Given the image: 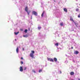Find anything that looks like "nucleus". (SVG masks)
Segmentation results:
<instances>
[{
  "label": "nucleus",
  "instance_id": "nucleus-27",
  "mask_svg": "<svg viewBox=\"0 0 80 80\" xmlns=\"http://www.w3.org/2000/svg\"><path fill=\"white\" fill-rule=\"evenodd\" d=\"M21 60H23V58L22 57L21 58Z\"/></svg>",
  "mask_w": 80,
  "mask_h": 80
},
{
  "label": "nucleus",
  "instance_id": "nucleus-24",
  "mask_svg": "<svg viewBox=\"0 0 80 80\" xmlns=\"http://www.w3.org/2000/svg\"><path fill=\"white\" fill-rule=\"evenodd\" d=\"M41 27H38V29H39V30H40V29H41Z\"/></svg>",
  "mask_w": 80,
  "mask_h": 80
},
{
  "label": "nucleus",
  "instance_id": "nucleus-22",
  "mask_svg": "<svg viewBox=\"0 0 80 80\" xmlns=\"http://www.w3.org/2000/svg\"><path fill=\"white\" fill-rule=\"evenodd\" d=\"M20 63L21 65H22V64H23V62L22 61H21Z\"/></svg>",
  "mask_w": 80,
  "mask_h": 80
},
{
  "label": "nucleus",
  "instance_id": "nucleus-33",
  "mask_svg": "<svg viewBox=\"0 0 80 80\" xmlns=\"http://www.w3.org/2000/svg\"><path fill=\"white\" fill-rule=\"evenodd\" d=\"M76 1H78V0H76Z\"/></svg>",
  "mask_w": 80,
  "mask_h": 80
},
{
  "label": "nucleus",
  "instance_id": "nucleus-14",
  "mask_svg": "<svg viewBox=\"0 0 80 80\" xmlns=\"http://www.w3.org/2000/svg\"><path fill=\"white\" fill-rule=\"evenodd\" d=\"M19 33V32H14V33L15 34V35H18V33Z\"/></svg>",
  "mask_w": 80,
  "mask_h": 80
},
{
  "label": "nucleus",
  "instance_id": "nucleus-29",
  "mask_svg": "<svg viewBox=\"0 0 80 80\" xmlns=\"http://www.w3.org/2000/svg\"><path fill=\"white\" fill-rule=\"evenodd\" d=\"M15 41H17V39H15Z\"/></svg>",
  "mask_w": 80,
  "mask_h": 80
},
{
  "label": "nucleus",
  "instance_id": "nucleus-19",
  "mask_svg": "<svg viewBox=\"0 0 80 80\" xmlns=\"http://www.w3.org/2000/svg\"><path fill=\"white\" fill-rule=\"evenodd\" d=\"M55 45H56V46H58V43H56V44H55Z\"/></svg>",
  "mask_w": 80,
  "mask_h": 80
},
{
  "label": "nucleus",
  "instance_id": "nucleus-16",
  "mask_svg": "<svg viewBox=\"0 0 80 80\" xmlns=\"http://www.w3.org/2000/svg\"><path fill=\"white\" fill-rule=\"evenodd\" d=\"M51 60V58H48V61H50Z\"/></svg>",
  "mask_w": 80,
  "mask_h": 80
},
{
  "label": "nucleus",
  "instance_id": "nucleus-32",
  "mask_svg": "<svg viewBox=\"0 0 80 80\" xmlns=\"http://www.w3.org/2000/svg\"><path fill=\"white\" fill-rule=\"evenodd\" d=\"M78 80H80V78H78Z\"/></svg>",
  "mask_w": 80,
  "mask_h": 80
},
{
  "label": "nucleus",
  "instance_id": "nucleus-3",
  "mask_svg": "<svg viewBox=\"0 0 80 80\" xmlns=\"http://www.w3.org/2000/svg\"><path fill=\"white\" fill-rule=\"evenodd\" d=\"M30 57H32V58H33V57H34V55H33V54L32 53H31L30 55Z\"/></svg>",
  "mask_w": 80,
  "mask_h": 80
},
{
  "label": "nucleus",
  "instance_id": "nucleus-18",
  "mask_svg": "<svg viewBox=\"0 0 80 80\" xmlns=\"http://www.w3.org/2000/svg\"><path fill=\"white\" fill-rule=\"evenodd\" d=\"M28 31V30L27 29H25L24 31V32L25 33H27V31Z\"/></svg>",
  "mask_w": 80,
  "mask_h": 80
},
{
  "label": "nucleus",
  "instance_id": "nucleus-6",
  "mask_svg": "<svg viewBox=\"0 0 80 80\" xmlns=\"http://www.w3.org/2000/svg\"><path fill=\"white\" fill-rule=\"evenodd\" d=\"M79 52L78 51H75V52H74V53L75 54H76V55H77V54H78V53Z\"/></svg>",
  "mask_w": 80,
  "mask_h": 80
},
{
  "label": "nucleus",
  "instance_id": "nucleus-30",
  "mask_svg": "<svg viewBox=\"0 0 80 80\" xmlns=\"http://www.w3.org/2000/svg\"><path fill=\"white\" fill-rule=\"evenodd\" d=\"M60 73H62V72L60 71Z\"/></svg>",
  "mask_w": 80,
  "mask_h": 80
},
{
  "label": "nucleus",
  "instance_id": "nucleus-20",
  "mask_svg": "<svg viewBox=\"0 0 80 80\" xmlns=\"http://www.w3.org/2000/svg\"><path fill=\"white\" fill-rule=\"evenodd\" d=\"M61 26H63V22L60 23Z\"/></svg>",
  "mask_w": 80,
  "mask_h": 80
},
{
  "label": "nucleus",
  "instance_id": "nucleus-13",
  "mask_svg": "<svg viewBox=\"0 0 80 80\" xmlns=\"http://www.w3.org/2000/svg\"><path fill=\"white\" fill-rule=\"evenodd\" d=\"M44 13H45V11H43V13H42L41 15V16L43 17V14H44Z\"/></svg>",
  "mask_w": 80,
  "mask_h": 80
},
{
  "label": "nucleus",
  "instance_id": "nucleus-7",
  "mask_svg": "<svg viewBox=\"0 0 80 80\" xmlns=\"http://www.w3.org/2000/svg\"><path fill=\"white\" fill-rule=\"evenodd\" d=\"M64 11L65 12H66V13L67 12V8H64Z\"/></svg>",
  "mask_w": 80,
  "mask_h": 80
},
{
  "label": "nucleus",
  "instance_id": "nucleus-25",
  "mask_svg": "<svg viewBox=\"0 0 80 80\" xmlns=\"http://www.w3.org/2000/svg\"><path fill=\"white\" fill-rule=\"evenodd\" d=\"M32 71L33 72H34V73H35V70L33 69Z\"/></svg>",
  "mask_w": 80,
  "mask_h": 80
},
{
  "label": "nucleus",
  "instance_id": "nucleus-12",
  "mask_svg": "<svg viewBox=\"0 0 80 80\" xmlns=\"http://www.w3.org/2000/svg\"><path fill=\"white\" fill-rule=\"evenodd\" d=\"M50 62H54V60H53V59L51 58V60L50 61Z\"/></svg>",
  "mask_w": 80,
  "mask_h": 80
},
{
  "label": "nucleus",
  "instance_id": "nucleus-17",
  "mask_svg": "<svg viewBox=\"0 0 80 80\" xmlns=\"http://www.w3.org/2000/svg\"><path fill=\"white\" fill-rule=\"evenodd\" d=\"M42 72V69H40L39 71V73H40V72Z\"/></svg>",
  "mask_w": 80,
  "mask_h": 80
},
{
  "label": "nucleus",
  "instance_id": "nucleus-1",
  "mask_svg": "<svg viewBox=\"0 0 80 80\" xmlns=\"http://www.w3.org/2000/svg\"><path fill=\"white\" fill-rule=\"evenodd\" d=\"M28 7H26L25 8V11H26V12H27L28 15H29V14H30V12H28Z\"/></svg>",
  "mask_w": 80,
  "mask_h": 80
},
{
  "label": "nucleus",
  "instance_id": "nucleus-15",
  "mask_svg": "<svg viewBox=\"0 0 80 80\" xmlns=\"http://www.w3.org/2000/svg\"><path fill=\"white\" fill-rule=\"evenodd\" d=\"M31 53H33V54L34 53H35V51H31Z\"/></svg>",
  "mask_w": 80,
  "mask_h": 80
},
{
  "label": "nucleus",
  "instance_id": "nucleus-4",
  "mask_svg": "<svg viewBox=\"0 0 80 80\" xmlns=\"http://www.w3.org/2000/svg\"><path fill=\"white\" fill-rule=\"evenodd\" d=\"M20 72H23V67L21 66L20 68Z\"/></svg>",
  "mask_w": 80,
  "mask_h": 80
},
{
  "label": "nucleus",
  "instance_id": "nucleus-31",
  "mask_svg": "<svg viewBox=\"0 0 80 80\" xmlns=\"http://www.w3.org/2000/svg\"><path fill=\"white\" fill-rule=\"evenodd\" d=\"M31 19H32V16H31Z\"/></svg>",
  "mask_w": 80,
  "mask_h": 80
},
{
  "label": "nucleus",
  "instance_id": "nucleus-11",
  "mask_svg": "<svg viewBox=\"0 0 80 80\" xmlns=\"http://www.w3.org/2000/svg\"><path fill=\"white\" fill-rule=\"evenodd\" d=\"M18 47H17V49H16V52L17 53H18Z\"/></svg>",
  "mask_w": 80,
  "mask_h": 80
},
{
  "label": "nucleus",
  "instance_id": "nucleus-28",
  "mask_svg": "<svg viewBox=\"0 0 80 80\" xmlns=\"http://www.w3.org/2000/svg\"><path fill=\"white\" fill-rule=\"evenodd\" d=\"M71 48H72V49H73V48L72 47H71Z\"/></svg>",
  "mask_w": 80,
  "mask_h": 80
},
{
  "label": "nucleus",
  "instance_id": "nucleus-26",
  "mask_svg": "<svg viewBox=\"0 0 80 80\" xmlns=\"http://www.w3.org/2000/svg\"><path fill=\"white\" fill-rule=\"evenodd\" d=\"M26 69H27V67L24 68V70H26Z\"/></svg>",
  "mask_w": 80,
  "mask_h": 80
},
{
  "label": "nucleus",
  "instance_id": "nucleus-10",
  "mask_svg": "<svg viewBox=\"0 0 80 80\" xmlns=\"http://www.w3.org/2000/svg\"><path fill=\"white\" fill-rule=\"evenodd\" d=\"M54 62H57V59L56 58H54Z\"/></svg>",
  "mask_w": 80,
  "mask_h": 80
},
{
  "label": "nucleus",
  "instance_id": "nucleus-5",
  "mask_svg": "<svg viewBox=\"0 0 80 80\" xmlns=\"http://www.w3.org/2000/svg\"><path fill=\"white\" fill-rule=\"evenodd\" d=\"M70 20L71 21H72L73 22H74V20H73V18H72V17L71 16L70 17Z\"/></svg>",
  "mask_w": 80,
  "mask_h": 80
},
{
  "label": "nucleus",
  "instance_id": "nucleus-8",
  "mask_svg": "<svg viewBox=\"0 0 80 80\" xmlns=\"http://www.w3.org/2000/svg\"><path fill=\"white\" fill-rule=\"evenodd\" d=\"M23 37H25V38H27V37H28V35H24L23 36Z\"/></svg>",
  "mask_w": 80,
  "mask_h": 80
},
{
  "label": "nucleus",
  "instance_id": "nucleus-21",
  "mask_svg": "<svg viewBox=\"0 0 80 80\" xmlns=\"http://www.w3.org/2000/svg\"><path fill=\"white\" fill-rule=\"evenodd\" d=\"M76 12H78V11H79V9L77 8L76 9Z\"/></svg>",
  "mask_w": 80,
  "mask_h": 80
},
{
  "label": "nucleus",
  "instance_id": "nucleus-23",
  "mask_svg": "<svg viewBox=\"0 0 80 80\" xmlns=\"http://www.w3.org/2000/svg\"><path fill=\"white\" fill-rule=\"evenodd\" d=\"M78 18H80V13L79 14V15H78Z\"/></svg>",
  "mask_w": 80,
  "mask_h": 80
},
{
  "label": "nucleus",
  "instance_id": "nucleus-9",
  "mask_svg": "<svg viewBox=\"0 0 80 80\" xmlns=\"http://www.w3.org/2000/svg\"><path fill=\"white\" fill-rule=\"evenodd\" d=\"M71 75H74V72H70Z\"/></svg>",
  "mask_w": 80,
  "mask_h": 80
},
{
  "label": "nucleus",
  "instance_id": "nucleus-2",
  "mask_svg": "<svg viewBox=\"0 0 80 80\" xmlns=\"http://www.w3.org/2000/svg\"><path fill=\"white\" fill-rule=\"evenodd\" d=\"M32 14H33V15H34L36 16H37V12L35 11H33Z\"/></svg>",
  "mask_w": 80,
  "mask_h": 80
}]
</instances>
